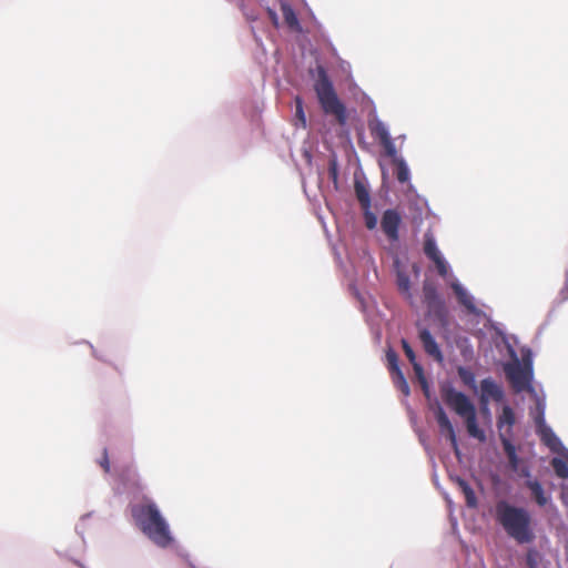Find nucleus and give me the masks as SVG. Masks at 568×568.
Returning a JSON list of instances; mask_svg holds the SVG:
<instances>
[{
  "instance_id": "nucleus-6",
  "label": "nucleus",
  "mask_w": 568,
  "mask_h": 568,
  "mask_svg": "<svg viewBox=\"0 0 568 568\" xmlns=\"http://www.w3.org/2000/svg\"><path fill=\"white\" fill-rule=\"evenodd\" d=\"M423 297L428 311L436 315H440L445 311V303L437 292L436 283L426 278L423 283Z\"/></svg>"
},
{
  "instance_id": "nucleus-8",
  "label": "nucleus",
  "mask_w": 568,
  "mask_h": 568,
  "mask_svg": "<svg viewBox=\"0 0 568 568\" xmlns=\"http://www.w3.org/2000/svg\"><path fill=\"white\" fill-rule=\"evenodd\" d=\"M436 420H437L440 434L445 435L448 438L454 452L456 454H458L459 449H458V443H457L454 426L450 423L448 416L446 415V413L442 406H438L436 409Z\"/></svg>"
},
{
  "instance_id": "nucleus-38",
  "label": "nucleus",
  "mask_w": 568,
  "mask_h": 568,
  "mask_svg": "<svg viewBox=\"0 0 568 568\" xmlns=\"http://www.w3.org/2000/svg\"><path fill=\"white\" fill-rule=\"evenodd\" d=\"M561 295H562V298H565V300L568 298V290L567 288L562 290Z\"/></svg>"
},
{
  "instance_id": "nucleus-31",
  "label": "nucleus",
  "mask_w": 568,
  "mask_h": 568,
  "mask_svg": "<svg viewBox=\"0 0 568 568\" xmlns=\"http://www.w3.org/2000/svg\"><path fill=\"white\" fill-rule=\"evenodd\" d=\"M493 398L497 402L501 400L504 397V393L497 392V393H481V400H487L488 398Z\"/></svg>"
},
{
  "instance_id": "nucleus-36",
  "label": "nucleus",
  "mask_w": 568,
  "mask_h": 568,
  "mask_svg": "<svg viewBox=\"0 0 568 568\" xmlns=\"http://www.w3.org/2000/svg\"><path fill=\"white\" fill-rule=\"evenodd\" d=\"M329 174L332 175V178H333L334 180H336V179H337V170H336V164H335V163H333V164L331 165V168H329Z\"/></svg>"
},
{
  "instance_id": "nucleus-5",
  "label": "nucleus",
  "mask_w": 568,
  "mask_h": 568,
  "mask_svg": "<svg viewBox=\"0 0 568 568\" xmlns=\"http://www.w3.org/2000/svg\"><path fill=\"white\" fill-rule=\"evenodd\" d=\"M504 372L513 390H534V371L530 352L523 354L521 359L514 358L505 364Z\"/></svg>"
},
{
  "instance_id": "nucleus-2",
  "label": "nucleus",
  "mask_w": 568,
  "mask_h": 568,
  "mask_svg": "<svg viewBox=\"0 0 568 568\" xmlns=\"http://www.w3.org/2000/svg\"><path fill=\"white\" fill-rule=\"evenodd\" d=\"M132 516L141 530L158 546L168 547L172 537L169 526L152 501L132 507Z\"/></svg>"
},
{
  "instance_id": "nucleus-33",
  "label": "nucleus",
  "mask_w": 568,
  "mask_h": 568,
  "mask_svg": "<svg viewBox=\"0 0 568 568\" xmlns=\"http://www.w3.org/2000/svg\"><path fill=\"white\" fill-rule=\"evenodd\" d=\"M537 410H538V413H537V416L535 417V423H536V428H539V422L541 419H545V417H544V407L539 403L537 405Z\"/></svg>"
},
{
  "instance_id": "nucleus-11",
  "label": "nucleus",
  "mask_w": 568,
  "mask_h": 568,
  "mask_svg": "<svg viewBox=\"0 0 568 568\" xmlns=\"http://www.w3.org/2000/svg\"><path fill=\"white\" fill-rule=\"evenodd\" d=\"M516 423V417L513 408L508 405L503 407L501 414L497 419V428L499 432V437L501 434H507L508 438L511 439L513 436V426Z\"/></svg>"
},
{
  "instance_id": "nucleus-23",
  "label": "nucleus",
  "mask_w": 568,
  "mask_h": 568,
  "mask_svg": "<svg viewBox=\"0 0 568 568\" xmlns=\"http://www.w3.org/2000/svg\"><path fill=\"white\" fill-rule=\"evenodd\" d=\"M458 301L468 310H474V304L471 297L466 293V291L462 287L460 284L455 283L452 285Z\"/></svg>"
},
{
  "instance_id": "nucleus-20",
  "label": "nucleus",
  "mask_w": 568,
  "mask_h": 568,
  "mask_svg": "<svg viewBox=\"0 0 568 568\" xmlns=\"http://www.w3.org/2000/svg\"><path fill=\"white\" fill-rule=\"evenodd\" d=\"M458 376L470 390H478L474 372L467 367H458Z\"/></svg>"
},
{
  "instance_id": "nucleus-28",
  "label": "nucleus",
  "mask_w": 568,
  "mask_h": 568,
  "mask_svg": "<svg viewBox=\"0 0 568 568\" xmlns=\"http://www.w3.org/2000/svg\"><path fill=\"white\" fill-rule=\"evenodd\" d=\"M430 261L434 262L436 270L442 277H445L448 274V264L442 254L432 258Z\"/></svg>"
},
{
  "instance_id": "nucleus-7",
  "label": "nucleus",
  "mask_w": 568,
  "mask_h": 568,
  "mask_svg": "<svg viewBox=\"0 0 568 568\" xmlns=\"http://www.w3.org/2000/svg\"><path fill=\"white\" fill-rule=\"evenodd\" d=\"M400 224L402 216L398 211L388 209L383 213L381 227L389 242H397L399 240L398 230Z\"/></svg>"
},
{
  "instance_id": "nucleus-16",
  "label": "nucleus",
  "mask_w": 568,
  "mask_h": 568,
  "mask_svg": "<svg viewBox=\"0 0 568 568\" xmlns=\"http://www.w3.org/2000/svg\"><path fill=\"white\" fill-rule=\"evenodd\" d=\"M525 486L530 490L538 506L544 507L548 504L550 498L546 496L542 485L537 479L526 480Z\"/></svg>"
},
{
  "instance_id": "nucleus-35",
  "label": "nucleus",
  "mask_w": 568,
  "mask_h": 568,
  "mask_svg": "<svg viewBox=\"0 0 568 568\" xmlns=\"http://www.w3.org/2000/svg\"><path fill=\"white\" fill-rule=\"evenodd\" d=\"M535 555H536L535 550H529L527 554V564L530 568L535 567V559H534Z\"/></svg>"
},
{
  "instance_id": "nucleus-3",
  "label": "nucleus",
  "mask_w": 568,
  "mask_h": 568,
  "mask_svg": "<svg viewBox=\"0 0 568 568\" xmlns=\"http://www.w3.org/2000/svg\"><path fill=\"white\" fill-rule=\"evenodd\" d=\"M314 91L323 112L333 115L339 125H345L347 123L346 106L337 97L332 81L323 70L314 84Z\"/></svg>"
},
{
  "instance_id": "nucleus-30",
  "label": "nucleus",
  "mask_w": 568,
  "mask_h": 568,
  "mask_svg": "<svg viewBox=\"0 0 568 568\" xmlns=\"http://www.w3.org/2000/svg\"><path fill=\"white\" fill-rule=\"evenodd\" d=\"M99 464L105 473L110 471V462H109V455H108L106 448L103 449L102 457H101Z\"/></svg>"
},
{
  "instance_id": "nucleus-4",
  "label": "nucleus",
  "mask_w": 568,
  "mask_h": 568,
  "mask_svg": "<svg viewBox=\"0 0 568 568\" xmlns=\"http://www.w3.org/2000/svg\"><path fill=\"white\" fill-rule=\"evenodd\" d=\"M446 403L464 419L470 437L481 443L486 440L485 432L477 424L475 405L465 393H446Z\"/></svg>"
},
{
  "instance_id": "nucleus-14",
  "label": "nucleus",
  "mask_w": 568,
  "mask_h": 568,
  "mask_svg": "<svg viewBox=\"0 0 568 568\" xmlns=\"http://www.w3.org/2000/svg\"><path fill=\"white\" fill-rule=\"evenodd\" d=\"M402 347H403L405 355L407 356V358L414 366V372H415L417 379L420 383L422 389L428 390V384H427L426 377L424 375L423 367L418 363H416L415 353L406 339L402 341Z\"/></svg>"
},
{
  "instance_id": "nucleus-25",
  "label": "nucleus",
  "mask_w": 568,
  "mask_h": 568,
  "mask_svg": "<svg viewBox=\"0 0 568 568\" xmlns=\"http://www.w3.org/2000/svg\"><path fill=\"white\" fill-rule=\"evenodd\" d=\"M295 119L298 121L301 128H306V116L303 109V100L301 97L295 98Z\"/></svg>"
},
{
  "instance_id": "nucleus-34",
  "label": "nucleus",
  "mask_w": 568,
  "mask_h": 568,
  "mask_svg": "<svg viewBox=\"0 0 568 568\" xmlns=\"http://www.w3.org/2000/svg\"><path fill=\"white\" fill-rule=\"evenodd\" d=\"M517 471H518L519 476L527 478V480L531 479L530 478V470H529V468L527 466L521 467V468L518 467Z\"/></svg>"
},
{
  "instance_id": "nucleus-17",
  "label": "nucleus",
  "mask_w": 568,
  "mask_h": 568,
  "mask_svg": "<svg viewBox=\"0 0 568 568\" xmlns=\"http://www.w3.org/2000/svg\"><path fill=\"white\" fill-rule=\"evenodd\" d=\"M354 190L362 209L372 206L369 190L364 182L356 180L354 183Z\"/></svg>"
},
{
  "instance_id": "nucleus-26",
  "label": "nucleus",
  "mask_w": 568,
  "mask_h": 568,
  "mask_svg": "<svg viewBox=\"0 0 568 568\" xmlns=\"http://www.w3.org/2000/svg\"><path fill=\"white\" fill-rule=\"evenodd\" d=\"M396 179L400 183H405L409 180V170L403 160L396 162Z\"/></svg>"
},
{
  "instance_id": "nucleus-10",
  "label": "nucleus",
  "mask_w": 568,
  "mask_h": 568,
  "mask_svg": "<svg viewBox=\"0 0 568 568\" xmlns=\"http://www.w3.org/2000/svg\"><path fill=\"white\" fill-rule=\"evenodd\" d=\"M418 336L426 354L436 362L442 363L444 356L432 333L427 328H420Z\"/></svg>"
},
{
  "instance_id": "nucleus-13",
  "label": "nucleus",
  "mask_w": 568,
  "mask_h": 568,
  "mask_svg": "<svg viewBox=\"0 0 568 568\" xmlns=\"http://www.w3.org/2000/svg\"><path fill=\"white\" fill-rule=\"evenodd\" d=\"M396 284L399 293L403 295V297L408 302V304L414 307L415 301L412 293V283L409 275L403 271L397 270L396 272Z\"/></svg>"
},
{
  "instance_id": "nucleus-1",
  "label": "nucleus",
  "mask_w": 568,
  "mask_h": 568,
  "mask_svg": "<svg viewBox=\"0 0 568 568\" xmlns=\"http://www.w3.org/2000/svg\"><path fill=\"white\" fill-rule=\"evenodd\" d=\"M495 519L507 536L520 545L530 544L536 538L531 515L524 507L499 500L495 506Z\"/></svg>"
},
{
  "instance_id": "nucleus-15",
  "label": "nucleus",
  "mask_w": 568,
  "mask_h": 568,
  "mask_svg": "<svg viewBox=\"0 0 568 568\" xmlns=\"http://www.w3.org/2000/svg\"><path fill=\"white\" fill-rule=\"evenodd\" d=\"M500 443L507 456L510 469L517 471L519 467V457L517 455L515 445L511 443V439L508 438L507 434H501Z\"/></svg>"
},
{
  "instance_id": "nucleus-9",
  "label": "nucleus",
  "mask_w": 568,
  "mask_h": 568,
  "mask_svg": "<svg viewBox=\"0 0 568 568\" xmlns=\"http://www.w3.org/2000/svg\"><path fill=\"white\" fill-rule=\"evenodd\" d=\"M386 361H387V367L389 369V373L392 375L395 386L400 388V390H408L407 382H406L404 374L400 371L399 365H398L397 354L394 351L389 349L386 353Z\"/></svg>"
},
{
  "instance_id": "nucleus-22",
  "label": "nucleus",
  "mask_w": 568,
  "mask_h": 568,
  "mask_svg": "<svg viewBox=\"0 0 568 568\" xmlns=\"http://www.w3.org/2000/svg\"><path fill=\"white\" fill-rule=\"evenodd\" d=\"M424 253L429 260L442 254L436 245L433 235L430 234H425Z\"/></svg>"
},
{
  "instance_id": "nucleus-19",
  "label": "nucleus",
  "mask_w": 568,
  "mask_h": 568,
  "mask_svg": "<svg viewBox=\"0 0 568 568\" xmlns=\"http://www.w3.org/2000/svg\"><path fill=\"white\" fill-rule=\"evenodd\" d=\"M457 484L465 496L466 505L470 508L477 507V497L470 485L459 477L457 478Z\"/></svg>"
},
{
  "instance_id": "nucleus-18",
  "label": "nucleus",
  "mask_w": 568,
  "mask_h": 568,
  "mask_svg": "<svg viewBox=\"0 0 568 568\" xmlns=\"http://www.w3.org/2000/svg\"><path fill=\"white\" fill-rule=\"evenodd\" d=\"M368 128L372 136L379 143L390 138L387 126L379 120L371 121Z\"/></svg>"
},
{
  "instance_id": "nucleus-29",
  "label": "nucleus",
  "mask_w": 568,
  "mask_h": 568,
  "mask_svg": "<svg viewBox=\"0 0 568 568\" xmlns=\"http://www.w3.org/2000/svg\"><path fill=\"white\" fill-rule=\"evenodd\" d=\"M382 146L384 148L385 152L389 156H394L396 154V148L392 140V138H388L387 140L381 142Z\"/></svg>"
},
{
  "instance_id": "nucleus-12",
  "label": "nucleus",
  "mask_w": 568,
  "mask_h": 568,
  "mask_svg": "<svg viewBox=\"0 0 568 568\" xmlns=\"http://www.w3.org/2000/svg\"><path fill=\"white\" fill-rule=\"evenodd\" d=\"M537 434L540 437V440L552 452H558L559 447H561V442L552 432V429L545 423V419L539 422Z\"/></svg>"
},
{
  "instance_id": "nucleus-37",
  "label": "nucleus",
  "mask_w": 568,
  "mask_h": 568,
  "mask_svg": "<svg viewBox=\"0 0 568 568\" xmlns=\"http://www.w3.org/2000/svg\"><path fill=\"white\" fill-rule=\"evenodd\" d=\"M413 271H414L415 275L418 276L419 271H420L419 266L417 264H413Z\"/></svg>"
},
{
  "instance_id": "nucleus-27",
  "label": "nucleus",
  "mask_w": 568,
  "mask_h": 568,
  "mask_svg": "<svg viewBox=\"0 0 568 568\" xmlns=\"http://www.w3.org/2000/svg\"><path fill=\"white\" fill-rule=\"evenodd\" d=\"M371 207L372 206H367V209H362V210H363V216H364L365 226L368 230H374L377 226V217L372 212Z\"/></svg>"
},
{
  "instance_id": "nucleus-24",
  "label": "nucleus",
  "mask_w": 568,
  "mask_h": 568,
  "mask_svg": "<svg viewBox=\"0 0 568 568\" xmlns=\"http://www.w3.org/2000/svg\"><path fill=\"white\" fill-rule=\"evenodd\" d=\"M551 466L555 470V474L562 479L568 478V464L560 458H552Z\"/></svg>"
},
{
  "instance_id": "nucleus-32",
  "label": "nucleus",
  "mask_w": 568,
  "mask_h": 568,
  "mask_svg": "<svg viewBox=\"0 0 568 568\" xmlns=\"http://www.w3.org/2000/svg\"><path fill=\"white\" fill-rule=\"evenodd\" d=\"M480 390L486 392V390H499V389L497 388V386L495 385L494 382H491L489 379H484L481 382Z\"/></svg>"
},
{
  "instance_id": "nucleus-21",
  "label": "nucleus",
  "mask_w": 568,
  "mask_h": 568,
  "mask_svg": "<svg viewBox=\"0 0 568 568\" xmlns=\"http://www.w3.org/2000/svg\"><path fill=\"white\" fill-rule=\"evenodd\" d=\"M281 10L285 23L292 29H297L300 27V22L291 6L282 4Z\"/></svg>"
}]
</instances>
